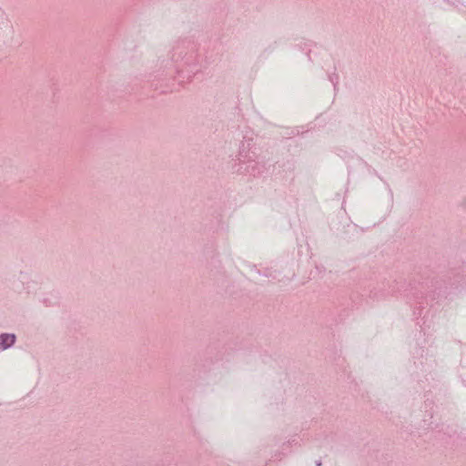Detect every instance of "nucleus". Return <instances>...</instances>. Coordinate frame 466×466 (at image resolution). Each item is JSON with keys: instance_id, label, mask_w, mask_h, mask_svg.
<instances>
[{"instance_id": "nucleus-1", "label": "nucleus", "mask_w": 466, "mask_h": 466, "mask_svg": "<svg viewBox=\"0 0 466 466\" xmlns=\"http://www.w3.org/2000/svg\"><path fill=\"white\" fill-rule=\"evenodd\" d=\"M16 337L13 333L0 334V349L6 350L13 346L15 342Z\"/></svg>"}, {"instance_id": "nucleus-2", "label": "nucleus", "mask_w": 466, "mask_h": 466, "mask_svg": "<svg viewBox=\"0 0 466 466\" xmlns=\"http://www.w3.org/2000/svg\"><path fill=\"white\" fill-rule=\"evenodd\" d=\"M316 465H317V466H321V461H317V462H316Z\"/></svg>"}]
</instances>
